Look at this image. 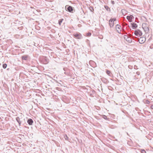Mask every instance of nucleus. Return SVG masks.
Returning a JSON list of instances; mask_svg holds the SVG:
<instances>
[{
	"label": "nucleus",
	"mask_w": 153,
	"mask_h": 153,
	"mask_svg": "<svg viewBox=\"0 0 153 153\" xmlns=\"http://www.w3.org/2000/svg\"><path fill=\"white\" fill-rule=\"evenodd\" d=\"M142 27L146 33H148L149 31V29L148 27V25L146 23H143L142 24Z\"/></svg>",
	"instance_id": "nucleus-1"
},
{
	"label": "nucleus",
	"mask_w": 153,
	"mask_h": 153,
	"mask_svg": "<svg viewBox=\"0 0 153 153\" xmlns=\"http://www.w3.org/2000/svg\"><path fill=\"white\" fill-rule=\"evenodd\" d=\"M134 34L136 36L140 37L142 35V32L140 30L137 29L134 31Z\"/></svg>",
	"instance_id": "nucleus-2"
},
{
	"label": "nucleus",
	"mask_w": 153,
	"mask_h": 153,
	"mask_svg": "<svg viewBox=\"0 0 153 153\" xmlns=\"http://www.w3.org/2000/svg\"><path fill=\"white\" fill-rule=\"evenodd\" d=\"M74 37L78 39H81L82 38V35L80 33H77L73 35Z\"/></svg>",
	"instance_id": "nucleus-3"
},
{
	"label": "nucleus",
	"mask_w": 153,
	"mask_h": 153,
	"mask_svg": "<svg viewBox=\"0 0 153 153\" xmlns=\"http://www.w3.org/2000/svg\"><path fill=\"white\" fill-rule=\"evenodd\" d=\"M139 42L140 44L144 43L146 41V38L144 37H140L138 39Z\"/></svg>",
	"instance_id": "nucleus-4"
},
{
	"label": "nucleus",
	"mask_w": 153,
	"mask_h": 153,
	"mask_svg": "<svg viewBox=\"0 0 153 153\" xmlns=\"http://www.w3.org/2000/svg\"><path fill=\"white\" fill-rule=\"evenodd\" d=\"M68 7L67 8V10L69 12H73V7L70 6H68V5H66L65 7V9H66L67 7Z\"/></svg>",
	"instance_id": "nucleus-5"
},
{
	"label": "nucleus",
	"mask_w": 153,
	"mask_h": 153,
	"mask_svg": "<svg viewBox=\"0 0 153 153\" xmlns=\"http://www.w3.org/2000/svg\"><path fill=\"white\" fill-rule=\"evenodd\" d=\"M121 27L119 25L117 24L115 27V29L117 30V32L119 33H121L120 32L121 31V30L120 29V27Z\"/></svg>",
	"instance_id": "nucleus-6"
},
{
	"label": "nucleus",
	"mask_w": 153,
	"mask_h": 153,
	"mask_svg": "<svg viewBox=\"0 0 153 153\" xmlns=\"http://www.w3.org/2000/svg\"><path fill=\"white\" fill-rule=\"evenodd\" d=\"M109 25L110 27H112L114 25V21H113V20L112 19H111L109 21Z\"/></svg>",
	"instance_id": "nucleus-7"
},
{
	"label": "nucleus",
	"mask_w": 153,
	"mask_h": 153,
	"mask_svg": "<svg viewBox=\"0 0 153 153\" xmlns=\"http://www.w3.org/2000/svg\"><path fill=\"white\" fill-rule=\"evenodd\" d=\"M27 123L29 125H32L33 123V120L29 118L28 119Z\"/></svg>",
	"instance_id": "nucleus-8"
},
{
	"label": "nucleus",
	"mask_w": 153,
	"mask_h": 153,
	"mask_svg": "<svg viewBox=\"0 0 153 153\" xmlns=\"http://www.w3.org/2000/svg\"><path fill=\"white\" fill-rule=\"evenodd\" d=\"M133 18H134V17L132 15H131L130 16H127V19L130 22H132V20Z\"/></svg>",
	"instance_id": "nucleus-9"
},
{
	"label": "nucleus",
	"mask_w": 153,
	"mask_h": 153,
	"mask_svg": "<svg viewBox=\"0 0 153 153\" xmlns=\"http://www.w3.org/2000/svg\"><path fill=\"white\" fill-rule=\"evenodd\" d=\"M131 24L133 29H135L137 27V25L135 23L133 22L131 23Z\"/></svg>",
	"instance_id": "nucleus-10"
},
{
	"label": "nucleus",
	"mask_w": 153,
	"mask_h": 153,
	"mask_svg": "<svg viewBox=\"0 0 153 153\" xmlns=\"http://www.w3.org/2000/svg\"><path fill=\"white\" fill-rule=\"evenodd\" d=\"M29 56L28 55H25L22 56V60H26L28 58Z\"/></svg>",
	"instance_id": "nucleus-11"
},
{
	"label": "nucleus",
	"mask_w": 153,
	"mask_h": 153,
	"mask_svg": "<svg viewBox=\"0 0 153 153\" xmlns=\"http://www.w3.org/2000/svg\"><path fill=\"white\" fill-rule=\"evenodd\" d=\"M16 120L19 123V126H20L21 123V122L20 121V119L19 118V117H16Z\"/></svg>",
	"instance_id": "nucleus-12"
},
{
	"label": "nucleus",
	"mask_w": 153,
	"mask_h": 153,
	"mask_svg": "<svg viewBox=\"0 0 153 153\" xmlns=\"http://www.w3.org/2000/svg\"><path fill=\"white\" fill-rule=\"evenodd\" d=\"M105 9L108 11L110 12V8L107 6L105 5L104 6Z\"/></svg>",
	"instance_id": "nucleus-13"
},
{
	"label": "nucleus",
	"mask_w": 153,
	"mask_h": 153,
	"mask_svg": "<svg viewBox=\"0 0 153 153\" xmlns=\"http://www.w3.org/2000/svg\"><path fill=\"white\" fill-rule=\"evenodd\" d=\"M126 12V10L124 9H123L122 10H121V12L122 13V14L124 15H125V14H125Z\"/></svg>",
	"instance_id": "nucleus-14"
},
{
	"label": "nucleus",
	"mask_w": 153,
	"mask_h": 153,
	"mask_svg": "<svg viewBox=\"0 0 153 153\" xmlns=\"http://www.w3.org/2000/svg\"><path fill=\"white\" fill-rule=\"evenodd\" d=\"M63 20V19H59V24L60 25H61V23H62Z\"/></svg>",
	"instance_id": "nucleus-15"
},
{
	"label": "nucleus",
	"mask_w": 153,
	"mask_h": 153,
	"mask_svg": "<svg viewBox=\"0 0 153 153\" xmlns=\"http://www.w3.org/2000/svg\"><path fill=\"white\" fill-rule=\"evenodd\" d=\"M124 39L126 40H127L128 39H130V38L128 37L127 35H124Z\"/></svg>",
	"instance_id": "nucleus-16"
},
{
	"label": "nucleus",
	"mask_w": 153,
	"mask_h": 153,
	"mask_svg": "<svg viewBox=\"0 0 153 153\" xmlns=\"http://www.w3.org/2000/svg\"><path fill=\"white\" fill-rule=\"evenodd\" d=\"M56 82L57 83H58L60 84L61 86L62 85L63 82L61 81V80L59 81V82L57 81H56Z\"/></svg>",
	"instance_id": "nucleus-17"
},
{
	"label": "nucleus",
	"mask_w": 153,
	"mask_h": 153,
	"mask_svg": "<svg viewBox=\"0 0 153 153\" xmlns=\"http://www.w3.org/2000/svg\"><path fill=\"white\" fill-rule=\"evenodd\" d=\"M64 137L65 139V140H68V141H69V139L68 137L66 135H65L64 136Z\"/></svg>",
	"instance_id": "nucleus-18"
},
{
	"label": "nucleus",
	"mask_w": 153,
	"mask_h": 153,
	"mask_svg": "<svg viewBox=\"0 0 153 153\" xmlns=\"http://www.w3.org/2000/svg\"><path fill=\"white\" fill-rule=\"evenodd\" d=\"M89 9L90 10L91 12H93L94 10V9L92 7H89Z\"/></svg>",
	"instance_id": "nucleus-19"
},
{
	"label": "nucleus",
	"mask_w": 153,
	"mask_h": 153,
	"mask_svg": "<svg viewBox=\"0 0 153 153\" xmlns=\"http://www.w3.org/2000/svg\"><path fill=\"white\" fill-rule=\"evenodd\" d=\"M102 117L105 120H108V118H107V116L105 115H103L102 116Z\"/></svg>",
	"instance_id": "nucleus-20"
},
{
	"label": "nucleus",
	"mask_w": 153,
	"mask_h": 153,
	"mask_svg": "<svg viewBox=\"0 0 153 153\" xmlns=\"http://www.w3.org/2000/svg\"><path fill=\"white\" fill-rule=\"evenodd\" d=\"M7 67V65L6 64H4L3 65V67L5 69Z\"/></svg>",
	"instance_id": "nucleus-21"
},
{
	"label": "nucleus",
	"mask_w": 153,
	"mask_h": 153,
	"mask_svg": "<svg viewBox=\"0 0 153 153\" xmlns=\"http://www.w3.org/2000/svg\"><path fill=\"white\" fill-rule=\"evenodd\" d=\"M141 153H146V151L143 149H141Z\"/></svg>",
	"instance_id": "nucleus-22"
},
{
	"label": "nucleus",
	"mask_w": 153,
	"mask_h": 153,
	"mask_svg": "<svg viewBox=\"0 0 153 153\" xmlns=\"http://www.w3.org/2000/svg\"><path fill=\"white\" fill-rule=\"evenodd\" d=\"M146 103L147 104H149L150 103V102L149 100H146Z\"/></svg>",
	"instance_id": "nucleus-23"
},
{
	"label": "nucleus",
	"mask_w": 153,
	"mask_h": 153,
	"mask_svg": "<svg viewBox=\"0 0 153 153\" xmlns=\"http://www.w3.org/2000/svg\"><path fill=\"white\" fill-rule=\"evenodd\" d=\"M91 33L89 32L87 33L86 35H87V36H91Z\"/></svg>",
	"instance_id": "nucleus-24"
},
{
	"label": "nucleus",
	"mask_w": 153,
	"mask_h": 153,
	"mask_svg": "<svg viewBox=\"0 0 153 153\" xmlns=\"http://www.w3.org/2000/svg\"><path fill=\"white\" fill-rule=\"evenodd\" d=\"M134 69H138L137 66L136 65H135L134 66Z\"/></svg>",
	"instance_id": "nucleus-25"
},
{
	"label": "nucleus",
	"mask_w": 153,
	"mask_h": 153,
	"mask_svg": "<svg viewBox=\"0 0 153 153\" xmlns=\"http://www.w3.org/2000/svg\"><path fill=\"white\" fill-rule=\"evenodd\" d=\"M106 73H107V74L108 75L109 74L111 73L110 71L108 70H107V71Z\"/></svg>",
	"instance_id": "nucleus-26"
},
{
	"label": "nucleus",
	"mask_w": 153,
	"mask_h": 153,
	"mask_svg": "<svg viewBox=\"0 0 153 153\" xmlns=\"http://www.w3.org/2000/svg\"><path fill=\"white\" fill-rule=\"evenodd\" d=\"M127 41L129 42H131V39L130 38V39H128L127 40H126Z\"/></svg>",
	"instance_id": "nucleus-27"
},
{
	"label": "nucleus",
	"mask_w": 153,
	"mask_h": 153,
	"mask_svg": "<svg viewBox=\"0 0 153 153\" xmlns=\"http://www.w3.org/2000/svg\"><path fill=\"white\" fill-rule=\"evenodd\" d=\"M136 74L137 75H139L140 74V72L137 71L136 72Z\"/></svg>",
	"instance_id": "nucleus-28"
},
{
	"label": "nucleus",
	"mask_w": 153,
	"mask_h": 153,
	"mask_svg": "<svg viewBox=\"0 0 153 153\" xmlns=\"http://www.w3.org/2000/svg\"><path fill=\"white\" fill-rule=\"evenodd\" d=\"M112 19L113 20V21H114H114H115L116 20V18H113V19Z\"/></svg>",
	"instance_id": "nucleus-29"
},
{
	"label": "nucleus",
	"mask_w": 153,
	"mask_h": 153,
	"mask_svg": "<svg viewBox=\"0 0 153 153\" xmlns=\"http://www.w3.org/2000/svg\"><path fill=\"white\" fill-rule=\"evenodd\" d=\"M111 3L112 4H115V2L114 1H111Z\"/></svg>",
	"instance_id": "nucleus-30"
},
{
	"label": "nucleus",
	"mask_w": 153,
	"mask_h": 153,
	"mask_svg": "<svg viewBox=\"0 0 153 153\" xmlns=\"http://www.w3.org/2000/svg\"><path fill=\"white\" fill-rule=\"evenodd\" d=\"M150 108H151V109H153V105H152L151 106Z\"/></svg>",
	"instance_id": "nucleus-31"
},
{
	"label": "nucleus",
	"mask_w": 153,
	"mask_h": 153,
	"mask_svg": "<svg viewBox=\"0 0 153 153\" xmlns=\"http://www.w3.org/2000/svg\"><path fill=\"white\" fill-rule=\"evenodd\" d=\"M123 25H127V24L126 23H123Z\"/></svg>",
	"instance_id": "nucleus-32"
},
{
	"label": "nucleus",
	"mask_w": 153,
	"mask_h": 153,
	"mask_svg": "<svg viewBox=\"0 0 153 153\" xmlns=\"http://www.w3.org/2000/svg\"><path fill=\"white\" fill-rule=\"evenodd\" d=\"M58 85V86H59V84H58V85Z\"/></svg>",
	"instance_id": "nucleus-33"
},
{
	"label": "nucleus",
	"mask_w": 153,
	"mask_h": 153,
	"mask_svg": "<svg viewBox=\"0 0 153 153\" xmlns=\"http://www.w3.org/2000/svg\"><path fill=\"white\" fill-rule=\"evenodd\" d=\"M46 61H47V60H46ZM46 62L47 63V62Z\"/></svg>",
	"instance_id": "nucleus-34"
}]
</instances>
